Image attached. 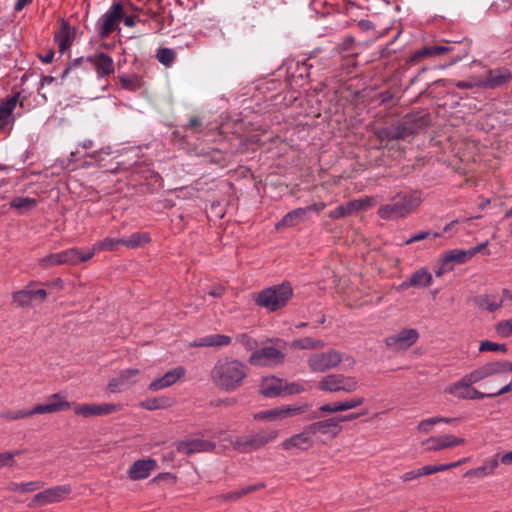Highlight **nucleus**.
Listing matches in <instances>:
<instances>
[{"label":"nucleus","instance_id":"nucleus-59","mask_svg":"<svg viewBox=\"0 0 512 512\" xmlns=\"http://www.w3.org/2000/svg\"><path fill=\"white\" fill-rule=\"evenodd\" d=\"M501 373L512 371V361L508 360H497Z\"/></svg>","mask_w":512,"mask_h":512},{"label":"nucleus","instance_id":"nucleus-41","mask_svg":"<svg viewBox=\"0 0 512 512\" xmlns=\"http://www.w3.org/2000/svg\"><path fill=\"white\" fill-rule=\"evenodd\" d=\"M415 132L413 127H408L406 124L392 128L387 132L389 139H405Z\"/></svg>","mask_w":512,"mask_h":512},{"label":"nucleus","instance_id":"nucleus-44","mask_svg":"<svg viewBox=\"0 0 512 512\" xmlns=\"http://www.w3.org/2000/svg\"><path fill=\"white\" fill-rule=\"evenodd\" d=\"M13 300L19 306H29L33 303V293L31 289L20 290L13 295Z\"/></svg>","mask_w":512,"mask_h":512},{"label":"nucleus","instance_id":"nucleus-51","mask_svg":"<svg viewBox=\"0 0 512 512\" xmlns=\"http://www.w3.org/2000/svg\"><path fill=\"white\" fill-rule=\"evenodd\" d=\"M42 487L41 482H27L22 484H13L12 489L18 492H33Z\"/></svg>","mask_w":512,"mask_h":512},{"label":"nucleus","instance_id":"nucleus-48","mask_svg":"<svg viewBox=\"0 0 512 512\" xmlns=\"http://www.w3.org/2000/svg\"><path fill=\"white\" fill-rule=\"evenodd\" d=\"M319 411L321 413L333 414V413L346 411V409H345L344 401H336V402L325 403V404L321 405L319 407Z\"/></svg>","mask_w":512,"mask_h":512},{"label":"nucleus","instance_id":"nucleus-39","mask_svg":"<svg viewBox=\"0 0 512 512\" xmlns=\"http://www.w3.org/2000/svg\"><path fill=\"white\" fill-rule=\"evenodd\" d=\"M466 459L459 460L457 462L449 463V464H440V465H426L422 467V474L424 476L431 475L437 472H442L454 467H457L464 463Z\"/></svg>","mask_w":512,"mask_h":512},{"label":"nucleus","instance_id":"nucleus-62","mask_svg":"<svg viewBox=\"0 0 512 512\" xmlns=\"http://www.w3.org/2000/svg\"><path fill=\"white\" fill-rule=\"evenodd\" d=\"M500 462L506 466H512V451L499 455Z\"/></svg>","mask_w":512,"mask_h":512},{"label":"nucleus","instance_id":"nucleus-3","mask_svg":"<svg viewBox=\"0 0 512 512\" xmlns=\"http://www.w3.org/2000/svg\"><path fill=\"white\" fill-rule=\"evenodd\" d=\"M421 202L422 199L416 192L397 194L393 197L391 203L379 209L378 214L383 219L405 217L417 208Z\"/></svg>","mask_w":512,"mask_h":512},{"label":"nucleus","instance_id":"nucleus-18","mask_svg":"<svg viewBox=\"0 0 512 512\" xmlns=\"http://www.w3.org/2000/svg\"><path fill=\"white\" fill-rule=\"evenodd\" d=\"M214 447V443L199 438L185 439L177 442L176 444L177 451L186 455L208 452L213 450Z\"/></svg>","mask_w":512,"mask_h":512},{"label":"nucleus","instance_id":"nucleus-30","mask_svg":"<svg viewBox=\"0 0 512 512\" xmlns=\"http://www.w3.org/2000/svg\"><path fill=\"white\" fill-rule=\"evenodd\" d=\"M308 218L307 209L297 208L289 213H287L283 219L276 224V229H281L283 227H293Z\"/></svg>","mask_w":512,"mask_h":512},{"label":"nucleus","instance_id":"nucleus-29","mask_svg":"<svg viewBox=\"0 0 512 512\" xmlns=\"http://www.w3.org/2000/svg\"><path fill=\"white\" fill-rule=\"evenodd\" d=\"M260 392L266 397L281 395L284 392L283 381L275 377H265L262 381Z\"/></svg>","mask_w":512,"mask_h":512},{"label":"nucleus","instance_id":"nucleus-16","mask_svg":"<svg viewBox=\"0 0 512 512\" xmlns=\"http://www.w3.org/2000/svg\"><path fill=\"white\" fill-rule=\"evenodd\" d=\"M119 409L118 405L103 404H76L73 405L74 413L84 418L109 415Z\"/></svg>","mask_w":512,"mask_h":512},{"label":"nucleus","instance_id":"nucleus-57","mask_svg":"<svg viewBox=\"0 0 512 512\" xmlns=\"http://www.w3.org/2000/svg\"><path fill=\"white\" fill-rule=\"evenodd\" d=\"M304 391V387L297 383H292L289 386H284L283 394H298Z\"/></svg>","mask_w":512,"mask_h":512},{"label":"nucleus","instance_id":"nucleus-50","mask_svg":"<svg viewBox=\"0 0 512 512\" xmlns=\"http://www.w3.org/2000/svg\"><path fill=\"white\" fill-rule=\"evenodd\" d=\"M175 58V53L173 50L168 48L160 49L157 53V59L160 63L164 65H170Z\"/></svg>","mask_w":512,"mask_h":512},{"label":"nucleus","instance_id":"nucleus-2","mask_svg":"<svg viewBox=\"0 0 512 512\" xmlns=\"http://www.w3.org/2000/svg\"><path fill=\"white\" fill-rule=\"evenodd\" d=\"M293 295V289L289 283H282L263 289L256 296V303L269 312H274L285 307Z\"/></svg>","mask_w":512,"mask_h":512},{"label":"nucleus","instance_id":"nucleus-1","mask_svg":"<svg viewBox=\"0 0 512 512\" xmlns=\"http://www.w3.org/2000/svg\"><path fill=\"white\" fill-rule=\"evenodd\" d=\"M248 368L243 362L233 358H223L216 362L211 371V380L220 390L233 392L244 382Z\"/></svg>","mask_w":512,"mask_h":512},{"label":"nucleus","instance_id":"nucleus-49","mask_svg":"<svg viewBox=\"0 0 512 512\" xmlns=\"http://www.w3.org/2000/svg\"><path fill=\"white\" fill-rule=\"evenodd\" d=\"M436 425H438V423L436 417L434 416L421 420L418 423L416 429L419 433L428 434L434 429Z\"/></svg>","mask_w":512,"mask_h":512},{"label":"nucleus","instance_id":"nucleus-27","mask_svg":"<svg viewBox=\"0 0 512 512\" xmlns=\"http://www.w3.org/2000/svg\"><path fill=\"white\" fill-rule=\"evenodd\" d=\"M88 60L95 68L99 77L109 76L114 73V61L110 56L98 53L89 57Z\"/></svg>","mask_w":512,"mask_h":512},{"label":"nucleus","instance_id":"nucleus-15","mask_svg":"<svg viewBox=\"0 0 512 512\" xmlns=\"http://www.w3.org/2000/svg\"><path fill=\"white\" fill-rule=\"evenodd\" d=\"M70 493V485H59L36 494L32 502L36 505L57 503L66 499Z\"/></svg>","mask_w":512,"mask_h":512},{"label":"nucleus","instance_id":"nucleus-56","mask_svg":"<svg viewBox=\"0 0 512 512\" xmlns=\"http://www.w3.org/2000/svg\"><path fill=\"white\" fill-rule=\"evenodd\" d=\"M512 391V376L510 381L495 392H490L488 398H494Z\"/></svg>","mask_w":512,"mask_h":512},{"label":"nucleus","instance_id":"nucleus-28","mask_svg":"<svg viewBox=\"0 0 512 512\" xmlns=\"http://www.w3.org/2000/svg\"><path fill=\"white\" fill-rule=\"evenodd\" d=\"M77 36V30L62 21L60 30L55 34V41L58 44L60 53H64L73 43Z\"/></svg>","mask_w":512,"mask_h":512},{"label":"nucleus","instance_id":"nucleus-9","mask_svg":"<svg viewBox=\"0 0 512 512\" xmlns=\"http://www.w3.org/2000/svg\"><path fill=\"white\" fill-rule=\"evenodd\" d=\"M419 338V333L414 328H403L386 337L385 345L392 351H405L413 346Z\"/></svg>","mask_w":512,"mask_h":512},{"label":"nucleus","instance_id":"nucleus-64","mask_svg":"<svg viewBox=\"0 0 512 512\" xmlns=\"http://www.w3.org/2000/svg\"><path fill=\"white\" fill-rule=\"evenodd\" d=\"M488 245V241H485L469 250V253H471V258L474 257L477 253L483 251Z\"/></svg>","mask_w":512,"mask_h":512},{"label":"nucleus","instance_id":"nucleus-34","mask_svg":"<svg viewBox=\"0 0 512 512\" xmlns=\"http://www.w3.org/2000/svg\"><path fill=\"white\" fill-rule=\"evenodd\" d=\"M504 299H498L494 295H483L478 298V305L480 308L485 309L489 312H495L499 310L503 305Z\"/></svg>","mask_w":512,"mask_h":512},{"label":"nucleus","instance_id":"nucleus-36","mask_svg":"<svg viewBox=\"0 0 512 512\" xmlns=\"http://www.w3.org/2000/svg\"><path fill=\"white\" fill-rule=\"evenodd\" d=\"M454 50L453 46L449 45H439V46H433V47H425L421 50H418L415 55L414 59L420 58V57H431L436 55H441L446 52H451Z\"/></svg>","mask_w":512,"mask_h":512},{"label":"nucleus","instance_id":"nucleus-13","mask_svg":"<svg viewBox=\"0 0 512 512\" xmlns=\"http://www.w3.org/2000/svg\"><path fill=\"white\" fill-rule=\"evenodd\" d=\"M139 379V369H126L121 371L117 377H114L109 381L107 389L111 393H120L129 388L130 386L136 384L139 381Z\"/></svg>","mask_w":512,"mask_h":512},{"label":"nucleus","instance_id":"nucleus-52","mask_svg":"<svg viewBox=\"0 0 512 512\" xmlns=\"http://www.w3.org/2000/svg\"><path fill=\"white\" fill-rule=\"evenodd\" d=\"M237 342L242 344L247 350H253L257 346V342L248 334H240L236 337Z\"/></svg>","mask_w":512,"mask_h":512},{"label":"nucleus","instance_id":"nucleus-22","mask_svg":"<svg viewBox=\"0 0 512 512\" xmlns=\"http://www.w3.org/2000/svg\"><path fill=\"white\" fill-rule=\"evenodd\" d=\"M500 463L499 454H494L486 458L481 466L466 471L464 476L478 479L492 476L495 474Z\"/></svg>","mask_w":512,"mask_h":512},{"label":"nucleus","instance_id":"nucleus-40","mask_svg":"<svg viewBox=\"0 0 512 512\" xmlns=\"http://www.w3.org/2000/svg\"><path fill=\"white\" fill-rule=\"evenodd\" d=\"M10 205L21 212H25L36 206V200L29 197H16L11 201Z\"/></svg>","mask_w":512,"mask_h":512},{"label":"nucleus","instance_id":"nucleus-5","mask_svg":"<svg viewBox=\"0 0 512 512\" xmlns=\"http://www.w3.org/2000/svg\"><path fill=\"white\" fill-rule=\"evenodd\" d=\"M93 257V251L70 248L58 253L49 254L39 260V265L44 268H50L56 265H78L89 261Z\"/></svg>","mask_w":512,"mask_h":512},{"label":"nucleus","instance_id":"nucleus-6","mask_svg":"<svg viewBox=\"0 0 512 512\" xmlns=\"http://www.w3.org/2000/svg\"><path fill=\"white\" fill-rule=\"evenodd\" d=\"M308 408L307 404L282 405L260 411L254 415V419L268 422L283 421L306 412Z\"/></svg>","mask_w":512,"mask_h":512},{"label":"nucleus","instance_id":"nucleus-47","mask_svg":"<svg viewBox=\"0 0 512 512\" xmlns=\"http://www.w3.org/2000/svg\"><path fill=\"white\" fill-rule=\"evenodd\" d=\"M142 408L147 410H157L167 407V400L162 398H150L140 403Z\"/></svg>","mask_w":512,"mask_h":512},{"label":"nucleus","instance_id":"nucleus-43","mask_svg":"<svg viewBox=\"0 0 512 512\" xmlns=\"http://www.w3.org/2000/svg\"><path fill=\"white\" fill-rule=\"evenodd\" d=\"M496 334L501 338H509L512 336V318L497 322L494 325Z\"/></svg>","mask_w":512,"mask_h":512},{"label":"nucleus","instance_id":"nucleus-61","mask_svg":"<svg viewBox=\"0 0 512 512\" xmlns=\"http://www.w3.org/2000/svg\"><path fill=\"white\" fill-rule=\"evenodd\" d=\"M325 207H326V204L324 202H319V203H315L310 206L304 207V209H307V214H308L310 211H314V212L318 213L321 210H323Z\"/></svg>","mask_w":512,"mask_h":512},{"label":"nucleus","instance_id":"nucleus-12","mask_svg":"<svg viewBox=\"0 0 512 512\" xmlns=\"http://www.w3.org/2000/svg\"><path fill=\"white\" fill-rule=\"evenodd\" d=\"M284 354L275 347L269 346L255 350L249 357V362L258 366H272L282 363Z\"/></svg>","mask_w":512,"mask_h":512},{"label":"nucleus","instance_id":"nucleus-60","mask_svg":"<svg viewBox=\"0 0 512 512\" xmlns=\"http://www.w3.org/2000/svg\"><path fill=\"white\" fill-rule=\"evenodd\" d=\"M429 235H430L429 232H420V233L410 237L409 239H407L405 241V243L408 245V244H411L413 242L423 240V239L427 238Z\"/></svg>","mask_w":512,"mask_h":512},{"label":"nucleus","instance_id":"nucleus-37","mask_svg":"<svg viewBox=\"0 0 512 512\" xmlns=\"http://www.w3.org/2000/svg\"><path fill=\"white\" fill-rule=\"evenodd\" d=\"M119 244H122V238H105L101 241H98L93 245L91 249L87 251H93V256L96 251H112L117 248Z\"/></svg>","mask_w":512,"mask_h":512},{"label":"nucleus","instance_id":"nucleus-55","mask_svg":"<svg viewBox=\"0 0 512 512\" xmlns=\"http://www.w3.org/2000/svg\"><path fill=\"white\" fill-rule=\"evenodd\" d=\"M18 454H19V451H16L14 453H11V452L0 453V468L10 465L13 461L14 456L18 455Z\"/></svg>","mask_w":512,"mask_h":512},{"label":"nucleus","instance_id":"nucleus-54","mask_svg":"<svg viewBox=\"0 0 512 512\" xmlns=\"http://www.w3.org/2000/svg\"><path fill=\"white\" fill-rule=\"evenodd\" d=\"M422 476H424V474H422V468H419V469L411 470V471L404 473L401 476V480L404 482H409V481L415 480Z\"/></svg>","mask_w":512,"mask_h":512},{"label":"nucleus","instance_id":"nucleus-8","mask_svg":"<svg viewBox=\"0 0 512 512\" xmlns=\"http://www.w3.org/2000/svg\"><path fill=\"white\" fill-rule=\"evenodd\" d=\"M445 393L462 400L484 399L488 398L489 395V393L477 390L474 385L470 383V380L466 375L449 384L445 388Z\"/></svg>","mask_w":512,"mask_h":512},{"label":"nucleus","instance_id":"nucleus-14","mask_svg":"<svg viewBox=\"0 0 512 512\" xmlns=\"http://www.w3.org/2000/svg\"><path fill=\"white\" fill-rule=\"evenodd\" d=\"M356 418V415L344 416L339 419L337 418H329L322 421H318L309 425L310 430L316 436L317 434L322 435H330L331 437H335L338 435L342 429L340 422L353 420Z\"/></svg>","mask_w":512,"mask_h":512},{"label":"nucleus","instance_id":"nucleus-31","mask_svg":"<svg viewBox=\"0 0 512 512\" xmlns=\"http://www.w3.org/2000/svg\"><path fill=\"white\" fill-rule=\"evenodd\" d=\"M231 343V338L226 335L215 334L205 336L193 343V346L200 347H222Z\"/></svg>","mask_w":512,"mask_h":512},{"label":"nucleus","instance_id":"nucleus-46","mask_svg":"<svg viewBox=\"0 0 512 512\" xmlns=\"http://www.w3.org/2000/svg\"><path fill=\"white\" fill-rule=\"evenodd\" d=\"M371 201H372V199H370V198L354 200V201L348 202L344 206H345L347 214L349 215V214L353 213L354 211L366 209L367 207H369L371 205Z\"/></svg>","mask_w":512,"mask_h":512},{"label":"nucleus","instance_id":"nucleus-32","mask_svg":"<svg viewBox=\"0 0 512 512\" xmlns=\"http://www.w3.org/2000/svg\"><path fill=\"white\" fill-rule=\"evenodd\" d=\"M470 259H471V253H469V250L453 249V250L447 251L443 255V257L440 259V262H442L443 264H447L450 262L462 264Z\"/></svg>","mask_w":512,"mask_h":512},{"label":"nucleus","instance_id":"nucleus-19","mask_svg":"<svg viewBox=\"0 0 512 512\" xmlns=\"http://www.w3.org/2000/svg\"><path fill=\"white\" fill-rule=\"evenodd\" d=\"M72 406L70 402L65 401L60 394L51 395L45 404L36 405L33 409L34 414H52L69 409Z\"/></svg>","mask_w":512,"mask_h":512},{"label":"nucleus","instance_id":"nucleus-53","mask_svg":"<svg viewBox=\"0 0 512 512\" xmlns=\"http://www.w3.org/2000/svg\"><path fill=\"white\" fill-rule=\"evenodd\" d=\"M343 401H344L345 409L347 411V410L355 409V408L363 405L365 402V398L361 397V396H355V397H352V398H349V399H346Z\"/></svg>","mask_w":512,"mask_h":512},{"label":"nucleus","instance_id":"nucleus-11","mask_svg":"<svg viewBox=\"0 0 512 512\" xmlns=\"http://www.w3.org/2000/svg\"><path fill=\"white\" fill-rule=\"evenodd\" d=\"M466 443V440L462 437H457L453 434H442L437 436H431L422 442V446L428 452H438L457 446H462Z\"/></svg>","mask_w":512,"mask_h":512},{"label":"nucleus","instance_id":"nucleus-20","mask_svg":"<svg viewBox=\"0 0 512 512\" xmlns=\"http://www.w3.org/2000/svg\"><path fill=\"white\" fill-rule=\"evenodd\" d=\"M185 375V368L182 366L175 367L168 372H166L163 376L156 378L149 384V390L156 392L167 387L172 386L178 380H180Z\"/></svg>","mask_w":512,"mask_h":512},{"label":"nucleus","instance_id":"nucleus-45","mask_svg":"<svg viewBox=\"0 0 512 512\" xmlns=\"http://www.w3.org/2000/svg\"><path fill=\"white\" fill-rule=\"evenodd\" d=\"M480 352H499L505 354L507 352V346L505 344H500L496 342H492L489 340L481 341L479 344Z\"/></svg>","mask_w":512,"mask_h":512},{"label":"nucleus","instance_id":"nucleus-24","mask_svg":"<svg viewBox=\"0 0 512 512\" xmlns=\"http://www.w3.org/2000/svg\"><path fill=\"white\" fill-rule=\"evenodd\" d=\"M157 468L156 460L152 458L140 459L135 461L128 470V476L131 480L137 481L149 477L151 472Z\"/></svg>","mask_w":512,"mask_h":512},{"label":"nucleus","instance_id":"nucleus-4","mask_svg":"<svg viewBox=\"0 0 512 512\" xmlns=\"http://www.w3.org/2000/svg\"><path fill=\"white\" fill-rule=\"evenodd\" d=\"M321 391L327 393H353L360 387L359 380L355 376L331 373L322 377L318 382Z\"/></svg>","mask_w":512,"mask_h":512},{"label":"nucleus","instance_id":"nucleus-26","mask_svg":"<svg viewBox=\"0 0 512 512\" xmlns=\"http://www.w3.org/2000/svg\"><path fill=\"white\" fill-rule=\"evenodd\" d=\"M279 432L274 429L261 431L250 438L239 441L238 445L249 447L250 449H258L269 442H273L277 439Z\"/></svg>","mask_w":512,"mask_h":512},{"label":"nucleus","instance_id":"nucleus-58","mask_svg":"<svg viewBox=\"0 0 512 512\" xmlns=\"http://www.w3.org/2000/svg\"><path fill=\"white\" fill-rule=\"evenodd\" d=\"M346 215H348V214H347V212H346V209H345V206H344V205H340V206H338L335 210H333V211H331V212L329 213V216H330L331 218H334V219H336V218H340V217H344V216H346Z\"/></svg>","mask_w":512,"mask_h":512},{"label":"nucleus","instance_id":"nucleus-21","mask_svg":"<svg viewBox=\"0 0 512 512\" xmlns=\"http://www.w3.org/2000/svg\"><path fill=\"white\" fill-rule=\"evenodd\" d=\"M500 373L498 361H491L478 366L465 375L469 378L470 383L475 385Z\"/></svg>","mask_w":512,"mask_h":512},{"label":"nucleus","instance_id":"nucleus-7","mask_svg":"<svg viewBox=\"0 0 512 512\" xmlns=\"http://www.w3.org/2000/svg\"><path fill=\"white\" fill-rule=\"evenodd\" d=\"M342 354L334 349L311 354L308 359V366L312 372L325 373L336 368L342 361Z\"/></svg>","mask_w":512,"mask_h":512},{"label":"nucleus","instance_id":"nucleus-25","mask_svg":"<svg viewBox=\"0 0 512 512\" xmlns=\"http://www.w3.org/2000/svg\"><path fill=\"white\" fill-rule=\"evenodd\" d=\"M512 75L507 69L490 70L484 80L478 81V87L497 88L511 79Z\"/></svg>","mask_w":512,"mask_h":512},{"label":"nucleus","instance_id":"nucleus-42","mask_svg":"<svg viewBox=\"0 0 512 512\" xmlns=\"http://www.w3.org/2000/svg\"><path fill=\"white\" fill-rule=\"evenodd\" d=\"M33 415L32 409L30 410H4L0 413V417L7 421H14L18 419L27 418Z\"/></svg>","mask_w":512,"mask_h":512},{"label":"nucleus","instance_id":"nucleus-35","mask_svg":"<svg viewBox=\"0 0 512 512\" xmlns=\"http://www.w3.org/2000/svg\"><path fill=\"white\" fill-rule=\"evenodd\" d=\"M433 277L432 274L428 272L427 269L421 268L417 270L410 277V284H414V287L424 288L428 287L432 284Z\"/></svg>","mask_w":512,"mask_h":512},{"label":"nucleus","instance_id":"nucleus-23","mask_svg":"<svg viewBox=\"0 0 512 512\" xmlns=\"http://www.w3.org/2000/svg\"><path fill=\"white\" fill-rule=\"evenodd\" d=\"M19 94H16L0 104V131L11 129L14 123L13 111L18 103Z\"/></svg>","mask_w":512,"mask_h":512},{"label":"nucleus","instance_id":"nucleus-38","mask_svg":"<svg viewBox=\"0 0 512 512\" xmlns=\"http://www.w3.org/2000/svg\"><path fill=\"white\" fill-rule=\"evenodd\" d=\"M149 235L146 233H134L128 238H122V245L128 248H137L149 241Z\"/></svg>","mask_w":512,"mask_h":512},{"label":"nucleus","instance_id":"nucleus-63","mask_svg":"<svg viewBox=\"0 0 512 512\" xmlns=\"http://www.w3.org/2000/svg\"><path fill=\"white\" fill-rule=\"evenodd\" d=\"M33 298L35 300L44 301L47 297V292L44 289L32 290Z\"/></svg>","mask_w":512,"mask_h":512},{"label":"nucleus","instance_id":"nucleus-10","mask_svg":"<svg viewBox=\"0 0 512 512\" xmlns=\"http://www.w3.org/2000/svg\"><path fill=\"white\" fill-rule=\"evenodd\" d=\"M123 19V6L121 3H113L109 10L101 17L99 21L98 33L102 38L117 29L118 24Z\"/></svg>","mask_w":512,"mask_h":512},{"label":"nucleus","instance_id":"nucleus-33","mask_svg":"<svg viewBox=\"0 0 512 512\" xmlns=\"http://www.w3.org/2000/svg\"><path fill=\"white\" fill-rule=\"evenodd\" d=\"M325 343L321 340H316L311 337H305L301 339H295L291 341L288 346L293 349H306L313 350L317 348H323Z\"/></svg>","mask_w":512,"mask_h":512},{"label":"nucleus","instance_id":"nucleus-17","mask_svg":"<svg viewBox=\"0 0 512 512\" xmlns=\"http://www.w3.org/2000/svg\"><path fill=\"white\" fill-rule=\"evenodd\" d=\"M314 434L310 430L309 425L300 433L294 434L285 439L281 443L284 450L301 449L305 450L312 446L314 442Z\"/></svg>","mask_w":512,"mask_h":512}]
</instances>
